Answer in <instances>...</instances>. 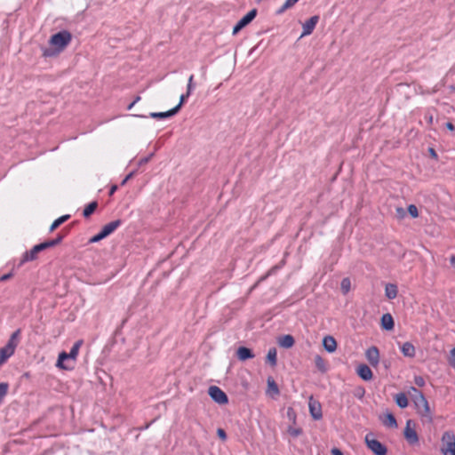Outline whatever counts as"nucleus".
<instances>
[{"instance_id":"nucleus-17","label":"nucleus","mask_w":455,"mask_h":455,"mask_svg":"<svg viewBox=\"0 0 455 455\" xmlns=\"http://www.w3.org/2000/svg\"><path fill=\"white\" fill-rule=\"evenodd\" d=\"M401 352L406 357L415 356V347L411 342H404L400 347Z\"/></svg>"},{"instance_id":"nucleus-6","label":"nucleus","mask_w":455,"mask_h":455,"mask_svg":"<svg viewBox=\"0 0 455 455\" xmlns=\"http://www.w3.org/2000/svg\"><path fill=\"white\" fill-rule=\"evenodd\" d=\"M20 330H16L12 336L10 337L7 344L3 347L2 352L7 354V355H12L16 347L18 346L19 340H20Z\"/></svg>"},{"instance_id":"nucleus-51","label":"nucleus","mask_w":455,"mask_h":455,"mask_svg":"<svg viewBox=\"0 0 455 455\" xmlns=\"http://www.w3.org/2000/svg\"><path fill=\"white\" fill-rule=\"evenodd\" d=\"M428 151H429L430 156H431L433 158H437V154H436V152H435V150L434 148H430L428 149Z\"/></svg>"},{"instance_id":"nucleus-53","label":"nucleus","mask_w":455,"mask_h":455,"mask_svg":"<svg viewBox=\"0 0 455 455\" xmlns=\"http://www.w3.org/2000/svg\"><path fill=\"white\" fill-rule=\"evenodd\" d=\"M450 262H451V266L455 268V255L454 254L450 257Z\"/></svg>"},{"instance_id":"nucleus-47","label":"nucleus","mask_w":455,"mask_h":455,"mask_svg":"<svg viewBox=\"0 0 455 455\" xmlns=\"http://www.w3.org/2000/svg\"><path fill=\"white\" fill-rule=\"evenodd\" d=\"M134 175V172L129 173L124 180L122 181L121 185H124L132 176Z\"/></svg>"},{"instance_id":"nucleus-33","label":"nucleus","mask_w":455,"mask_h":455,"mask_svg":"<svg viewBox=\"0 0 455 455\" xmlns=\"http://www.w3.org/2000/svg\"><path fill=\"white\" fill-rule=\"evenodd\" d=\"M106 237H107V235L101 230L99 234H97L96 235L91 237L90 240H89V243H98V242H100V240H102V239H104Z\"/></svg>"},{"instance_id":"nucleus-35","label":"nucleus","mask_w":455,"mask_h":455,"mask_svg":"<svg viewBox=\"0 0 455 455\" xmlns=\"http://www.w3.org/2000/svg\"><path fill=\"white\" fill-rule=\"evenodd\" d=\"M287 432L293 437H297L299 436L301 433H302V430L301 428L299 427H290L288 429H287Z\"/></svg>"},{"instance_id":"nucleus-9","label":"nucleus","mask_w":455,"mask_h":455,"mask_svg":"<svg viewBox=\"0 0 455 455\" xmlns=\"http://www.w3.org/2000/svg\"><path fill=\"white\" fill-rule=\"evenodd\" d=\"M257 15V10H251L246 15H244L234 27L233 35H236L241 29L250 24Z\"/></svg>"},{"instance_id":"nucleus-45","label":"nucleus","mask_w":455,"mask_h":455,"mask_svg":"<svg viewBox=\"0 0 455 455\" xmlns=\"http://www.w3.org/2000/svg\"><path fill=\"white\" fill-rule=\"evenodd\" d=\"M152 156L153 155H150L147 157H143V158L140 159V161L138 162V165L141 166L143 164H146L151 159Z\"/></svg>"},{"instance_id":"nucleus-42","label":"nucleus","mask_w":455,"mask_h":455,"mask_svg":"<svg viewBox=\"0 0 455 455\" xmlns=\"http://www.w3.org/2000/svg\"><path fill=\"white\" fill-rule=\"evenodd\" d=\"M287 416L288 418L292 420L293 422H295V419H296V415H295V412L294 411L291 409V408H289L288 411H287Z\"/></svg>"},{"instance_id":"nucleus-48","label":"nucleus","mask_w":455,"mask_h":455,"mask_svg":"<svg viewBox=\"0 0 455 455\" xmlns=\"http://www.w3.org/2000/svg\"><path fill=\"white\" fill-rule=\"evenodd\" d=\"M331 455H343L342 451L338 448H333L331 450Z\"/></svg>"},{"instance_id":"nucleus-41","label":"nucleus","mask_w":455,"mask_h":455,"mask_svg":"<svg viewBox=\"0 0 455 455\" xmlns=\"http://www.w3.org/2000/svg\"><path fill=\"white\" fill-rule=\"evenodd\" d=\"M395 212H396V217L400 220L404 218V216L406 215L405 210L402 207H397Z\"/></svg>"},{"instance_id":"nucleus-3","label":"nucleus","mask_w":455,"mask_h":455,"mask_svg":"<svg viewBox=\"0 0 455 455\" xmlns=\"http://www.w3.org/2000/svg\"><path fill=\"white\" fill-rule=\"evenodd\" d=\"M71 41V34L63 30L52 36L50 44L56 48L58 52H61Z\"/></svg>"},{"instance_id":"nucleus-49","label":"nucleus","mask_w":455,"mask_h":455,"mask_svg":"<svg viewBox=\"0 0 455 455\" xmlns=\"http://www.w3.org/2000/svg\"><path fill=\"white\" fill-rule=\"evenodd\" d=\"M52 55H53V52H52V50H50V49H45V50L44 51V56H45V57H51V56H52Z\"/></svg>"},{"instance_id":"nucleus-1","label":"nucleus","mask_w":455,"mask_h":455,"mask_svg":"<svg viewBox=\"0 0 455 455\" xmlns=\"http://www.w3.org/2000/svg\"><path fill=\"white\" fill-rule=\"evenodd\" d=\"M411 391L414 393L413 402L415 403L418 413L422 418H424L427 422H431L432 413L429 408L428 402L425 398L424 395L416 387H411Z\"/></svg>"},{"instance_id":"nucleus-43","label":"nucleus","mask_w":455,"mask_h":455,"mask_svg":"<svg viewBox=\"0 0 455 455\" xmlns=\"http://www.w3.org/2000/svg\"><path fill=\"white\" fill-rule=\"evenodd\" d=\"M9 357L10 355H7V354L3 353L2 349L0 348V365H2Z\"/></svg>"},{"instance_id":"nucleus-20","label":"nucleus","mask_w":455,"mask_h":455,"mask_svg":"<svg viewBox=\"0 0 455 455\" xmlns=\"http://www.w3.org/2000/svg\"><path fill=\"white\" fill-rule=\"evenodd\" d=\"M121 225V220H114V221H111L108 224H106L103 228H102V231L104 232V234L108 236L109 235H111L119 226Z\"/></svg>"},{"instance_id":"nucleus-38","label":"nucleus","mask_w":455,"mask_h":455,"mask_svg":"<svg viewBox=\"0 0 455 455\" xmlns=\"http://www.w3.org/2000/svg\"><path fill=\"white\" fill-rule=\"evenodd\" d=\"M408 212L411 214V217L417 218L419 216L418 208L414 204H410L408 206Z\"/></svg>"},{"instance_id":"nucleus-26","label":"nucleus","mask_w":455,"mask_h":455,"mask_svg":"<svg viewBox=\"0 0 455 455\" xmlns=\"http://www.w3.org/2000/svg\"><path fill=\"white\" fill-rule=\"evenodd\" d=\"M395 403L400 408L408 406V398L404 393H399L395 395Z\"/></svg>"},{"instance_id":"nucleus-16","label":"nucleus","mask_w":455,"mask_h":455,"mask_svg":"<svg viewBox=\"0 0 455 455\" xmlns=\"http://www.w3.org/2000/svg\"><path fill=\"white\" fill-rule=\"evenodd\" d=\"M356 371L363 380H371L372 379V371L366 364L359 365Z\"/></svg>"},{"instance_id":"nucleus-25","label":"nucleus","mask_w":455,"mask_h":455,"mask_svg":"<svg viewBox=\"0 0 455 455\" xmlns=\"http://www.w3.org/2000/svg\"><path fill=\"white\" fill-rule=\"evenodd\" d=\"M267 361L272 365L275 366L277 363V352L275 347H272L268 350L267 355Z\"/></svg>"},{"instance_id":"nucleus-28","label":"nucleus","mask_w":455,"mask_h":455,"mask_svg":"<svg viewBox=\"0 0 455 455\" xmlns=\"http://www.w3.org/2000/svg\"><path fill=\"white\" fill-rule=\"evenodd\" d=\"M98 206V204L97 202H92L90 203L86 207L85 209L84 210V216L85 218H88L91 214H92L94 212V211L96 210Z\"/></svg>"},{"instance_id":"nucleus-58","label":"nucleus","mask_w":455,"mask_h":455,"mask_svg":"<svg viewBox=\"0 0 455 455\" xmlns=\"http://www.w3.org/2000/svg\"><path fill=\"white\" fill-rule=\"evenodd\" d=\"M432 122H433V116H430L428 117V123H429V124H432Z\"/></svg>"},{"instance_id":"nucleus-23","label":"nucleus","mask_w":455,"mask_h":455,"mask_svg":"<svg viewBox=\"0 0 455 455\" xmlns=\"http://www.w3.org/2000/svg\"><path fill=\"white\" fill-rule=\"evenodd\" d=\"M315 367L323 373L326 372L328 368H327V364L324 361V359L319 355H316L315 356Z\"/></svg>"},{"instance_id":"nucleus-32","label":"nucleus","mask_w":455,"mask_h":455,"mask_svg":"<svg viewBox=\"0 0 455 455\" xmlns=\"http://www.w3.org/2000/svg\"><path fill=\"white\" fill-rule=\"evenodd\" d=\"M267 387H268V389L270 391H272L273 393H275V395H278L279 394V389H278V387L277 385L275 384V380L272 379H267Z\"/></svg>"},{"instance_id":"nucleus-24","label":"nucleus","mask_w":455,"mask_h":455,"mask_svg":"<svg viewBox=\"0 0 455 455\" xmlns=\"http://www.w3.org/2000/svg\"><path fill=\"white\" fill-rule=\"evenodd\" d=\"M382 422L386 427H397L396 419H395V416L391 413L386 414L384 419H382Z\"/></svg>"},{"instance_id":"nucleus-14","label":"nucleus","mask_w":455,"mask_h":455,"mask_svg":"<svg viewBox=\"0 0 455 455\" xmlns=\"http://www.w3.org/2000/svg\"><path fill=\"white\" fill-rule=\"evenodd\" d=\"M323 346L329 353H333L337 349V342L332 336H325L323 339Z\"/></svg>"},{"instance_id":"nucleus-52","label":"nucleus","mask_w":455,"mask_h":455,"mask_svg":"<svg viewBox=\"0 0 455 455\" xmlns=\"http://www.w3.org/2000/svg\"><path fill=\"white\" fill-rule=\"evenodd\" d=\"M117 189V186L114 185L111 187L110 190H109V196H112Z\"/></svg>"},{"instance_id":"nucleus-21","label":"nucleus","mask_w":455,"mask_h":455,"mask_svg":"<svg viewBox=\"0 0 455 455\" xmlns=\"http://www.w3.org/2000/svg\"><path fill=\"white\" fill-rule=\"evenodd\" d=\"M394 319L390 314H385L381 317V326L383 329L390 331L394 328Z\"/></svg>"},{"instance_id":"nucleus-8","label":"nucleus","mask_w":455,"mask_h":455,"mask_svg":"<svg viewBox=\"0 0 455 455\" xmlns=\"http://www.w3.org/2000/svg\"><path fill=\"white\" fill-rule=\"evenodd\" d=\"M208 393L211 398L219 404H226L228 402V395L217 386H211Z\"/></svg>"},{"instance_id":"nucleus-2","label":"nucleus","mask_w":455,"mask_h":455,"mask_svg":"<svg viewBox=\"0 0 455 455\" xmlns=\"http://www.w3.org/2000/svg\"><path fill=\"white\" fill-rule=\"evenodd\" d=\"M83 344V340H77L74 345L73 347H71L69 353H66V352H61L60 355H59V357H58V361H57V363H56V366L59 367V368H61V369H65V370H70V369H73L74 365H65L64 364V362L66 360H72V361H76L77 355H78V353H79V349L81 347Z\"/></svg>"},{"instance_id":"nucleus-5","label":"nucleus","mask_w":455,"mask_h":455,"mask_svg":"<svg viewBox=\"0 0 455 455\" xmlns=\"http://www.w3.org/2000/svg\"><path fill=\"white\" fill-rule=\"evenodd\" d=\"M365 443L367 447L375 454V455H387V448L384 444H382L379 441L371 438L370 435L365 436Z\"/></svg>"},{"instance_id":"nucleus-18","label":"nucleus","mask_w":455,"mask_h":455,"mask_svg":"<svg viewBox=\"0 0 455 455\" xmlns=\"http://www.w3.org/2000/svg\"><path fill=\"white\" fill-rule=\"evenodd\" d=\"M177 114V108H172L165 112H152L149 116L154 119H164L173 116Z\"/></svg>"},{"instance_id":"nucleus-4","label":"nucleus","mask_w":455,"mask_h":455,"mask_svg":"<svg viewBox=\"0 0 455 455\" xmlns=\"http://www.w3.org/2000/svg\"><path fill=\"white\" fill-rule=\"evenodd\" d=\"M441 451L443 455H455V435L447 431L442 437Z\"/></svg>"},{"instance_id":"nucleus-34","label":"nucleus","mask_w":455,"mask_h":455,"mask_svg":"<svg viewBox=\"0 0 455 455\" xmlns=\"http://www.w3.org/2000/svg\"><path fill=\"white\" fill-rule=\"evenodd\" d=\"M191 95V93H188V92L187 91V92L185 94H182L180 98V102L179 104L174 107L173 108H177V113L180 111V109L181 108L182 105L184 104V102L186 101V100Z\"/></svg>"},{"instance_id":"nucleus-13","label":"nucleus","mask_w":455,"mask_h":455,"mask_svg":"<svg viewBox=\"0 0 455 455\" xmlns=\"http://www.w3.org/2000/svg\"><path fill=\"white\" fill-rule=\"evenodd\" d=\"M309 411L313 419H320L322 418V410L319 403L310 400L309 403Z\"/></svg>"},{"instance_id":"nucleus-50","label":"nucleus","mask_w":455,"mask_h":455,"mask_svg":"<svg viewBox=\"0 0 455 455\" xmlns=\"http://www.w3.org/2000/svg\"><path fill=\"white\" fill-rule=\"evenodd\" d=\"M445 126L451 132H453L455 130L454 125L451 122L446 123Z\"/></svg>"},{"instance_id":"nucleus-36","label":"nucleus","mask_w":455,"mask_h":455,"mask_svg":"<svg viewBox=\"0 0 455 455\" xmlns=\"http://www.w3.org/2000/svg\"><path fill=\"white\" fill-rule=\"evenodd\" d=\"M62 238H63L62 235H58L57 238L49 240V241H45V243H48L49 248H51V247L57 245L58 243H60L61 242Z\"/></svg>"},{"instance_id":"nucleus-29","label":"nucleus","mask_w":455,"mask_h":455,"mask_svg":"<svg viewBox=\"0 0 455 455\" xmlns=\"http://www.w3.org/2000/svg\"><path fill=\"white\" fill-rule=\"evenodd\" d=\"M299 0H286L285 3L282 5V7L277 11L278 14L283 13L286 10L291 8L298 3Z\"/></svg>"},{"instance_id":"nucleus-7","label":"nucleus","mask_w":455,"mask_h":455,"mask_svg":"<svg viewBox=\"0 0 455 455\" xmlns=\"http://www.w3.org/2000/svg\"><path fill=\"white\" fill-rule=\"evenodd\" d=\"M49 248V244L45 242L35 245L30 251H26L21 259V264L27 261H31L36 259L37 254Z\"/></svg>"},{"instance_id":"nucleus-56","label":"nucleus","mask_w":455,"mask_h":455,"mask_svg":"<svg viewBox=\"0 0 455 455\" xmlns=\"http://www.w3.org/2000/svg\"><path fill=\"white\" fill-rule=\"evenodd\" d=\"M134 105H135V102H133V101H132V103L127 107V108H128L129 110H131V109L133 108V106H134Z\"/></svg>"},{"instance_id":"nucleus-27","label":"nucleus","mask_w":455,"mask_h":455,"mask_svg":"<svg viewBox=\"0 0 455 455\" xmlns=\"http://www.w3.org/2000/svg\"><path fill=\"white\" fill-rule=\"evenodd\" d=\"M70 218V215H63L53 221V223L50 227V231L52 232L65 221H67Z\"/></svg>"},{"instance_id":"nucleus-11","label":"nucleus","mask_w":455,"mask_h":455,"mask_svg":"<svg viewBox=\"0 0 455 455\" xmlns=\"http://www.w3.org/2000/svg\"><path fill=\"white\" fill-rule=\"evenodd\" d=\"M318 20H319V17L317 15H315V16H312L310 19H308L305 23H303V25H302L303 32L301 34V37L312 34Z\"/></svg>"},{"instance_id":"nucleus-46","label":"nucleus","mask_w":455,"mask_h":455,"mask_svg":"<svg viewBox=\"0 0 455 455\" xmlns=\"http://www.w3.org/2000/svg\"><path fill=\"white\" fill-rule=\"evenodd\" d=\"M217 434H218L220 438H221L222 440H226L227 435H226L225 431L222 428H219L217 430Z\"/></svg>"},{"instance_id":"nucleus-15","label":"nucleus","mask_w":455,"mask_h":455,"mask_svg":"<svg viewBox=\"0 0 455 455\" xmlns=\"http://www.w3.org/2000/svg\"><path fill=\"white\" fill-rule=\"evenodd\" d=\"M236 355H237L238 359L241 361L251 359L255 356L254 354L252 353V351L250 348L245 347H238V349L236 350Z\"/></svg>"},{"instance_id":"nucleus-37","label":"nucleus","mask_w":455,"mask_h":455,"mask_svg":"<svg viewBox=\"0 0 455 455\" xmlns=\"http://www.w3.org/2000/svg\"><path fill=\"white\" fill-rule=\"evenodd\" d=\"M62 238H63L62 235H58L57 238L49 240V241H45V243H48L49 248H51V247L57 245L58 243H60L61 242Z\"/></svg>"},{"instance_id":"nucleus-40","label":"nucleus","mask_w":455,"mask_h":455,"mask_svg":"<svg viewBox=\"0 0 455 455\" xmlns=\"http://www.w3.org/2000/svg\"><path fill=\"white\" fill-rule=\"evenodd\" d=\"M193 80H194V76L191 75L189 77H188V86H187V91L188 92V93H192L194 88H195V85H194V83H193Z\"/></svg>"},{"instance_id":"nucleus-57","label":"nucleus","mask_w":455,"mask_h":455,"mask_svg":"<svg viewBox=\"0 0 455 455\" xmlns=\"http://www.w3.org/2000/svg\"><path fill=\"white\" fill-rule=\"evenodd\" d=\"M140 96H137V97L135 98V100H133V102H135V104H136V103H137L138 101H140Z\"/></svg>"},{"instance_id":"nucleus-22","label":"nucleus","mask_w":455,"mask_h":455,"mask_svg":"<svg viewBox=\"0 0 455 455\" xmlns=\"http://www.w3.org/2000/svg\"><path fill=\"white\" fill-rule=\"evenodd\" d=\"M398 293L397 286L394 283H387L385 287V295L389 299L396 298Z\"/></svg>"},{"instance_id":"nucleus-12","label":"nucleus","mask_w":455,"mask_h":455,"mask_svg":"<svg viewBox=\"0 0 455 455\" xmlns=\"http://www.w3.org/2000/svg\"><path fill=\"white\" fill-rule=\"evenodd\" d=\"M366 358L368 362L374 367L379 364V352L376 347H371L366 351Z\"/></svg>"},{"instance_id":"nucleus-54","label":"nucleus","mask_w":455,"mask_h":455,"mask_svg":"<svg viewBox=\"0 0 455 455\" xmlns=\"http://www.w3.org/2000/svg\"><path fill=\"white\" fill-rule=\"evenodd\" d=\"M11 275H12V274L4 275L3 276H1L0 280L1 281H6V280H8L11 277Z\"/></svg>"},{"instance_id":"nucleus-30","label":"nucleus","mask_w":455,"mask_h":455,"mask_svg":"<svg viewBox=\"0 0 455 455\" xmlns=\"http://www.w3.org/2000/svg\"><path fill=\"white\" fill-rule=\"evenodd\" d=\"M351 282L350 279L346 277L343 278L340 283L341 291L344 294H347L350 291Z\"/></svg>"},{"instance_id":"nucleus-55","label":"nucleus","mask_w":455,"mask_h":455,"mask_svg":"<svg viewBox=\"0 0 455 455\" xmlns=\"http://www.w3.org/2000/svg\"><path fill=\"white\" fill-rule=\"evenodd\" d=\"M363 394H364V390H363V389H361V390L356 394V395H357L358 397H360V398H361V397H363Z\"/></svg>"},{"instance_id":"nucleus-39","label":"nucleus","mask_w":455,"mask_h":455,"mask_svg":"<svg viewBox=\"0 0 455 455\" xmlns=\"http://www.w3.org/2000/svg\"><path fill=\"white\" fill-rule=\"evenodd\" d=\"M448 361L450 365L455 369V347L451 350Z\"/></svg>"},{"instance_id":"nucleus-10","label":"nucleus","mask_w":455,"mask_h":455,"mask_svg":"<svg viewBox=\"0 0 455 455\" xmlns=\"http://www.w3.org/2000/svg\"><path fill=\"white\" fill-rule=\"evenodd\" d=\"M411 424L412 420H407L404 429V437L410 444H416L419 442V437L414 427H411Z\"/></svg>"},{"instance_id":"nucleus-44","label":"nucleus","mask_w":455,"mask_h":455,"mask_svg":"<svg viewBox=\"0 0 455 455\" xmlns=\"http://www.w3.org/2000/svg\"><path fill=\"white\" fill-rule=\"evenodd\" d=\"M415 384L419 387H423L425 385V380L420 376L415 377Z\"/></svg>"},{"instance_id":"nucleus-31","label":"nucleus","mask_w":455,"mask_h":455,"mask_svg":"<svg viewBox=\"0 0 455 455\" xmlns=\"http://www.w3.org/2000/svg\"><path fill=\"white\" fill-rule=\"evenodd\" d=\"M9 385L7 383H0V403H2L4 396L7 395Z\"/></svg>"},{"instance_id":"nucleus-19","label":"nucleus","mask_w":455,"mask_h":455,"mask_svg":"<svg viewBox=\"0 0 455 455\" xmlns=\"http://www.w3.org/2000/svg\"><path fill=\"white\" fill-rule=\"evenodd\" d=\"M294 338L290 334L283 335L278 339L279 346L284 348L291 347L294 345Z\"/></svg>"}]
</instances>
